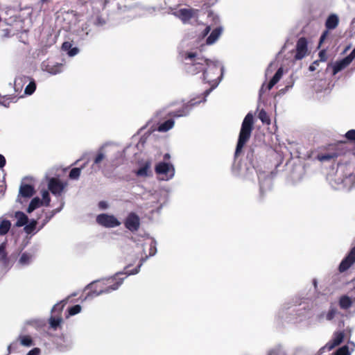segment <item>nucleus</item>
I'll return each instance as SVG.
<instances>
[{"mask_svg":"<svg viewBox=\"0 0 355 355\" xmlns=\"http://www.w3.org/2000/svg\"><path fill=\"white\" fill-rule=\"evenodd\" d=\"M63 205H64V203H61L60 206L59 207L52 210L50 212H46V213L45 218L43 220V223H42V225L41 226V228H42L54 216V215L55 214H57L58 212H59L61 210V209L62 208Z\"/></svg>","mask_w":355,"mask_h":355,"instance_id":"nucleus-25","label":"nucleus"},{"mask_svg":"<svg viewBox=\"0 0 355 355\" xmlns=\"http://www.w3.org/2000/svg\"><path fill=\"white\" fill-rule=\"evenodd\" d=\"M96 222L105 227H114L121 225V223L112 215L101 214L97 216Z\"/></svg>","mask_w":355,"mask_h":355,"instance_id":"nucleus-8","label":"nucleus"},{"mask_svg":"<svg viewBox=\"0 0 355 355\" xmlns=\"http://www.w3.org/2000/svg\"><path fill=\"white\" fill-rule=\"evenodd\" d=\"M104 157H105L104 154L101 151H99L94 160V164H100L101 162V161L104 159Z\"/></svg>","mask_w":355,"mask_h":355,"instance_id":"nucleus-43","label":"nucleus"},{"mask_svg":"<svg viewBox=\"0 0 355 355\" xmlns=\"http://www.w3.org/2000/svg\"><path fill=\"white\" fill-rule=\"evenodd\" d=\"M295 49V59L298 60L304 58L308 53V41L306 38L304 37L299 38Z\"/></svg>","mask_w":355,"mask_h":355,"instance_id":"nucleus-10","label":"nucleus"},{"mask_svg":"<svg viewBox=\"0 0 355 355\" xmlns=\"http://www.w3.org/2000/svg\"><path fill=\"white\" fill-rule=\"evenodd\" d=\"M283 75V68L280 67L277 69L273 77L271 78L268 85L266 86V89L268 90H270L281 79Z\"/></svg>","mask_w":355,"mask_h":355,"instance_id":"nucleus-20","label":"nucleus"},{"mask_svg":"<svg viewBox=\"0 0 355 355\" xmlns=\"http://www.w3.org/2000/svg\"><path fill=\"white\" fill-rule=\"evenodd\" d=\"M350 64L351 62L347 60L346 57L338 61H336L333 65V75L337 74L339 71L347 67Z\"/></svg>","mask_w":355,"mask_h":355,"instance_id":"nucleus-15","label":"nucleus"},{"mask_svg":"<svg viewBox=\"0 0 355 355\" xmlns=\"http://www.w3.org/2000/svg\"><path fill=\"white\" fill-rule=\"evenodd\" d=\"M259 119L263 123H266L269 125L270 123V119L267 114V112L264 110H261L258 115Z\"/></svg>","mask_w":355,"mask_h":355,"instance_id":"nucleus-32","label":"nucleus"},{"mask_svg":"<svg viewBox=\"0 0 355 355\" xmlns=\"http://www.w3.org/2000/svg\"><path fill=\"white\" fill-rule=\"evenodd\" d=\"M68 182L59 178L52 177L46 179V184L41 182L37 187V191L42 200H50L51 193L55 198L62 197L67 190Z\"/></svg>","mask_w":355,"mask_h":355,"instance_id":"nucleus-3","label":"nucleus"},{"mask_svg":"<svg viewBox=\"0 0 355 355\" xmlns=\"http://www.w3.org/2000/svg\"><path fill=\"white\" fill-rule=\"evenodd\" d=\"M174 124L175 121L173 119H168L158 125L157 130L160 132H166L173 128Z\"/></svg>","mask_w":355,"mask_h":355,"instance_id":"nucleus-23","label":"nucleus"},{"mask_svg":"<svg viewBox=\"0 0 355 355\" xmlns=\"http://www.w3.org/2000/svg\"><path fill=\"white\" fill-rule=\"evenodd\" d=\"M98 207L103 209H106L107 207L106 201H100L98 203Z\"/></svg>","mask_w":355,"mask_h":355,"instance_id":"nucleus-48","label":"nucleus"},{"mask_svg":"<svg viewBox=\"0 0 355 355\" xmlns=\"http://www.w3.org/2000/svg\"><path fill=\"white\" fill-rule=\"evenodd\" d=\"M338 311L335 307H330L326 315L327 320H331L332 319H334Z\"/></svg>","mask_w":355,"mask_h":355,"instance_id":"nucleus-40","label":"nucleus"},{"mask_svg":"<svg viewBox=\"0 0 355 355\" xmlns=\"http://www.w3.org/2000/svg\"><path fill=\"white\" fill-rule=\"evenodd\" d=\"M342 184L345 186H347L349 184H351L352 185L349 187H353L355 185V175L353 174H349L347 177L345 178L342 180Z\"/></svg>","mask_w":355,"mask_h":355,"instance_id":"nucleus-36","label":"nucleus"},{"mask_svg":"<svg viewBox=\"0 0 355 355\" xmlns=\"http://www.w3.org/2000/svg\"><path fill=\"white\" fill-rule=\"evenodd\" d=\"M62 321V319L60 317H58V318L51 317L49 320V323H50L51 327L53 329H56L58 328V327L60 326Z\"/></svg>","mask_w":355,"mask_h":355,"instance_id":"nucleus-33","label":"nucleus"},{"mask_svg":"<svg viewBox=\"0 0 355 355\" xmlns=\"http://www.w3.org/2000/svg\"><path fill=\"white\" fill-rule=\"evenodd\" d=\"M179 55L185 72L191 76L202 72L201 78L210 85V88L205 91L202 100L197 101L191 99L182 109L170 112L168 115L173 117L188 116L193 106L206 101V97L219 85L222 79V65L219 61L205 59L191 51H182Z\"/></svg>","mask_w":355,"mask_h":355,"instance_id":"nucleus-1","label":"nucleus"},{"mask_svg":"<svg viewBox=\"0 0 355 355\" xmlns=\"http://www.w3.org/2000/svg\"><path fill=\"white\" fill-rule=\"evenodd\" d=\"M339 18L336 14H331L325 21V28L328 30H334L338 26Z\"/></svg>","mask_w":355,"mask_h":355,"instance_id":"nucleus-16","label":"nucleus"},{"mask_svg":"<svg viewBox=\"0 0 355 355\" xmlns=\"http://www.w3.org/2000/svg\"><path fill=\"white\" fill-rule=\"evenodd\" d=\"M3 98V100L0 101V105L6 107H8L10 105V103L15 99V96H5Z\"/></svg>","mask_w":355,"mask_h":355,"instance_id":"nucleus-38","label":"nucleus"},{"mask_svg":"<svg viewBox=\"0 0 355 355\" xmlns=\"http://www.w3.org/2000/svg\"><path fill=\"white\" fill-rule=\"evenodd\" d=\"M139 168L135 171V173L137 177L146 178L152 175L153 172L151 170L152 162L147 159L139 163Z\"/></svg>","mask_w":355,"mask_h":355,"instance_id":"nucleus-11","label":"nucleus"},{"mask_svg":"<svg viewBox=\"0 0 355 355\" xmlns=\"http://www.w3.org/2000/svg\"><path fill=\"white\" fill-rule=\"evenodd\" d=\"M155 173L161 180L168 181L175 175V168L171 163L164 162H159L155 168Z\"/></svg>","mask_w":355,"mask_h":355,"instance_id":"nucleus-5","label":"nucleus"},{"mask_svg":"<svg viewBox=\"0 0 355 355\" xmlns=\"http://www.w3.org/2000/svg\"><path fill=\"white\" fill-rule=\"evenodd\" d=\"M36 225H37V221L35 220H31L29 224L25 225V227H24L25 232L28 234H31L35 230Z\"/></svg>","mask_w":355,"mask_h":355,"instance_id":"nucleus-34","label":"nucleus"},{"mask_svg":"<svg viewBox=\"0 0 355 355\" xmlns=\"http://www.w3.org/2000/svg\"><path fill=\"white\" fill-rule=\"evenodd\" d=\"M334 355H349V348L347 345H344L338 348Z\"/></svg>","mask_w":355,"mask_h":355,"instance_id":"nucleus-39","label":"nucleus"},{"mask_svg":"<svg viewBox=\"0 0 355 355\" xmlns=\"http://www.w3.org/2000/svg\"><path fill=\"white\" fill-rule=\"evenodd\" d=\"M81 173L80 168H73L71 170L69 177L71 180H78Z\"/></svg>","mask_w":355,"mask_h":355,"instance_id":"nucleus-35","label":"nucleus"},{"mask_svg":"<svg viewBox=\"0 0 355 355\" xmlns=\"http://www.w3.org/2000/svg\"><path fill=\"white\" fill-rule=\"evenodd\" d=\"M253 130L254 116L251 112H249L245 116L241 124L235 150V156L238 157L241 155L243 147L250 140Z\"/></svg>","mask_w":355,"mask_h":355,"instance_id":"nucleus-4","label":"nucleus"},{"mask_svg":"<svg viewBox=\"0 0 355 355\" xmlns=\"http://www.w3.org/2000/svg\"><path fill=\"white\" fill-rule=\"evenodd\" d=\"M3 196V193H2V190H0V198H1Z\"/></svg>","mask_w":355,"mask_h":355,"instance_id":"nucleus-56","label":"nucleus"},{"mask_svg":"<svg viewBox=\"0 0 355 355\" xmlns=\"http://www.w3.org/2000/svg\"><path fill=\"white\" fill-rule=\"evenodd\" d=\"M210 30H211L210 27H209V26H207V27L204 29V31L202 32V33H201V36H202V37H207V35L209 33Z\"/></svg>","mask_w":355,"mask_h":355,"instance_id":"nucleus-46","label":"nucleus"},{"mask_svg":"<svg viewBox=\"0 0 355 355\" xmlns=\"http://www.w3.org/2000/svg\"><path fill=\"white\" fill-rule=\"evenodd\" d=\"M155 252H156V248H155V245L151 244L150 248V253H149V254L150 256H153V255L155 254Z\"/></svg>","mask_w":355,"mask_h":355,"instance_id":"nucleus-51","label":"nucleus"},{"mask_svg":"<svg viewBox=\"0 0 355 355\" xmlns=\"http://www.w3.org/2000/svg\"><path fill=\"white\" fill-rule=\"evenodd\" d=\"M345 137L347 141L355 144V130L352 129L347 131L345 135Z\"/></svg>","mask_w":355,"mask_h":355,"instance_id":"nucleus-37","label":"nucleus"},{"mask_svg":"<svg viewBox=\"0 0 355 355\" xmlns=\"http://www.w3.org/2000/svg\"><path fill=\"white\" fill-rule=\"evenodd\" d=\"M63 305H61L60 304H57L53 307L52 311H55L57 309H59V311H61Z\"/></svg>","mask_w":355,"mask_h":355,"instance_id":"nucleus-49","label":"nucleus"},{"mask_svg":"<svg viewBox=\"0 0 355 355\" xmlns=\"http://www.w3.org/2000/svg\"><path fill=\"white\" fill-rule=\"evenodd\" d=\"M81 311V306L78 304L74 305L69 309V313L71 315H74Z\"/></svg>","mask_w":355,"mask_h":355,"instance_id":"nucleus-41","label":"nucleus"},{"mask_svg":"<svg viewBox=\"0 0 355 355\" xmlns=\"http://www.w3.org/2000/svg\"><path fill=\"white\" fill-rule=\"evenodd\" d=\"M11 227V223L8 220H3L0 223V235H6Z\"/></svg>","mask_w":355,"mask_h":355,"instance_id":"nucleus-28","label":"nucleus"},{"mask_svg":"<svg viewBox=\"0 0 355 355\" xmlns=\"http://www.w3.org/2000/svg\"><path fill=\"white\" fill-rule=\"evenodd\" d=\"M355 262V246L352 248L348 254L342 260L339 265L338 270L340 272L348 270Z\"/></svg>","mask_w":355,"mask_h":355,"instance_id":"nucleus-12","label":"nucleus"},{"mask_svg":"<svg viewBox=\"0 0 355 355\" xmlns=\"http://www.w3.org/2000/svg\"><path fill=\"white\" fill-rule=\"evenodd\" d=\"M34 180L33 177H24L21 181L19 189V196L24 198H30L35 193L34 185L31 182Z\"/></svg>","mask_w":355,"mask_h":355,"instance_id":"nucleus-6","label":"nucleus"},{"mask_svg":"<svg viewBox=\"0 0 355 355\" xmlns=\"http://www.w3.org/2000/svg\"><path fill=\"white\" fill-rule=\"evenodd\" d=\"M263 88H264V84L262 85V87H261L260 90H259V95L261 96L262 94L264 92L263 91Z\"/></svg>","mask_w":355,"mask_h":355,"instance_id":"nucleus-52","label":"nucleus"},{"mask_svg":"<svg viewBox=\"0 0 355 355\" xmlns=\"http://www.w3.org/2000/svg\"><path fill=\"white\" fill-rule=\"evenodd\" d=\"M221 28H217L213 30V31L210 33V35L206 39V44L208 45H211L216 42V41L218 39L220 35Z\"/></svg>","mask_w":355,"mask_h":355,"instance_id":"nucleus-22","label":"nucleus"},{"mask_svg":"<svg viewBox=\"0 0 355 355\" xmlns=\"http://www.w3.org/2000/svg\"><path fill=\"white\" fill-rule=\"evenodd\" d=\"M338 304L340 309L347 310L352 306L353 302L349 296L345 295L340 297Z\"/></svg>","mask_w":355,"mask_h":355,"instance_id":"nucleus-21","label":"nucleus"},{"mask_svg":"<svg viewBox=\"0 0 355 355\" xmlns=\"http://www.w3.org/2000/svg\"><path fill=\"white\" fill-rule=\"evenodd\" d=\"M338 157V153L336 152L319 153L317 155V159L320 162L329 161Z\"/></svg>","mask_w":355,"mask_h":355,"instance_id":"nucleus-26","label":"nucleus"},{"mask_svg":"<svg viewBox=\"0 0 355 355\" xmlns=\"http://www.w3.org/2000/svg\"><path fill=\"white\" fill-rule=\"evenodd\" d=\"M259 155V152L257 149L250 146L247 153V158L252 162Z\"/></svg>","mask_w":355,"mask_h":355,"instance_id":"nucleus-29","label":"nucleus"},{"mask_svg":"<svg viewBox=\"0 0 355 355\" xmlns=\"http://www.w3.org/2000/svg\"><path fill=\"white\" fill-rule=\"evenodd\" d=\"M141 265L135 268L132 272H125V273L119 272L116 275V277L107 278L105 279L98 280L92 282L89 285L90 292L88 295L91 297L97 296L103 293H108L118 289L122 284L125 277H119L121 275H135L139 272Z\"/></svg>","mask_w":355,"mask_h":355,"instance_id":"nucleus-2","label":"nucleus"},{"mask_svg":"<svg viewBox=\"0 0 355 355\" xmlns=\"http://www.w3.org/2000/svg\"><path fill=\"white\" fill-rule=\"evenodd\" d=\"M169 157H170V155L168 154H166L164 155V159H168V158H169Z\"/></svg>","mask_w":355,"mask_h":355,"instance_id":"nucleus-54","label":"nucleus"},{"mask_svg":"<svg viewBox=\"0 0 355 355\" xmlns=\"http://www.w3.org/2000/svg\"><path fill=\"white\" fill-rule=\"evenodd\" d=\"M32 200H41L38 196L33 198Z\"/></svg>","mask_w":355,"mask_h":355,"instance_id":"nucleus-55","label":"nucleus"},{"mask_svg":"<svg viewBox=\"0 0 355 355\" xmlns=\"http://www.w3.org/2000/svg\"><path fill=\"white\" fill-rule=\"evenodd\" d=\"M15 217L17 219L16 227H22L27 224L28 221V216L22 211H18L15 213Z\"/></svg>","mask_w":355,"mask_h":355,"instance_id":"nucleus-19","label":"nucleus"},{"mask_svg":"<svg viewBox=\"0 0 355 355\" xmlns=\"http://www.w3.org/2000/svg\"><path fill=\"white\" fill-rule=\"evenodd\" d=\"M23 78H24V79H28L29 78H28V77H26V76H24Z\"/></svg>","mask_w":355,"mask_h":355,"instance_id":"nucleus-58","label":"nucleus"},{"mask_svg":"<svg viewBox=\"0 0 355 355\" xmlns=\"http://www.w3.org/2000/svg\"><path fill=\"white\" fill-rule=\"evenodd\" d=\"M0 262L4 265H7L9 262L8 254L6 250V243H2L0 245Z\"/></svg>","mask_w":355,"mask_h":355,"instance_id":"nucleus-27","label":"nucleus"},{"mask_svg":"<svg viewBox=\"0 0 355 355\" xmlns=\"http://www.w3.org/2000/svg\"><path fill=\"white\" fill-rule=\"evenodd\" d=\"M6 164V159L5 157L0 154V168H2Z\"/></svg>","mask_w":355,"mask_h":355,"instance_id":"nucleus-47","label":"nucleus"},{"mask_svg":"<svg viewBox=\"0 0 355 355\" xmlns=\"http://www.w3.org/2000/svg\"><path fill=\"white\" fill-rule=\"evenodd\" d=\"M40 353V349L37 347L33 348L31 351L28 352L26 355H39Z\"/></svg>","mask_w":355,"mask_h":355,"instance_id":"nucleus-44","label":"nucleus"},{"mask_svg":"<svg viewBox=\"0 0 355 355\" xmlns=\"http://www.w3.org/2000/svg\"><path fill=\"white\" fill-rule=\"evenodd\" d=\"M36 89V83L34 80H31L29 84L26 87L24 93L26 95L33 94Z\"/></svg>","mask_w":355,"mask_h":355,"instance_id":"nucleus-31","label":"nucleus"},{"mask_svg":"<svg viewBox=\"0 0 355 355\" xmlns=\"http://www.w3.org/2000/svg\"><path fill=\"white\" fill-rule=\"evenodd\" d=\"M22 78H20V80H21ZM19 80V78H16L15 80V84H17V81Z\"/></svg>","mask_w":355,"mask_h":355,"instance_id":"nucleus-57","label":"nucleus"},{"mask_svg":"<svg viewBox=\"0 0 355 355\" xmlns=\"http://www.w3.org/2000/svg\"><path fill=\"white\" fill-rule=\"evenodd\" d=\"M279 349H274L270 351L268 355H279Z\"/></svg>","mask_w":355,"mask_h":355,"instance_id":"nucleus-50","label":"nucleus"},{"mask_svg":"<svg viewBox=\"0 0 355 355\" xmlns=\"http://www.w3.org/2000/svg\"><path fill=\"white\" fill-rule=\"evenodd\" d=\"M62 49L66 51L70 57L75 56L79 53V49L76 46L73 47L72 44L69 42H64L62 45Z\"/></svg>","mask_w":355,"mask_h":355,"instance_id":"nucleus-18","label":"nucleus"},{"mask_svg":"<svg viewBox=\"0 0 355 355\" xmlns=\"http://www.w3.org/2000/svg\"><path fill=\"white\" fill-rule=\"evenodd\" d=\"M51 201H31V203L27 208V212L31 213L37 208H39L42 206H50Z\"/></svg>","mask_w":355,"mask_h":355,"instance_id":"nucleus-24","label":"nucleus"},{"mask_svg":"<svg viewBox=\"0 0 355 355\" xmlns=\"http://www.w3.org/2000/svg\"><path fill=\"white\" fill-rule=\"evenodd\" d=\"M198 10L194 8H181L172 12L177 18L180 19L184 24H189L190 20L197 17Z\"/></svg>","mask_w":355,"mask_h":355,"instance_id":"nucleus-7","label":"nucleus"},{"mask_svg":"<svg viewBox=\"0 0 355 355\" xmlns=\"http://www.w3.org/2000/svg\"><path fill=\"white\" fill-rule=\"evenodd\" d=\"M32 257L33 256L31 254L24 252L19 260V263L21 265H28L31 263Z\"/></svg>","mask_w":355,"mask_h":355,"instance_id":"nucleus-30","label":"nucleus"},{"mask_svg":"<svg viewBox=\"0 0 355 355\" xmlns=\"http://www.w3.org/2000/svg\"><path fill=\"white\" fill-rule=\"evenodd\" d=\"M309 70H310V71H314V70H315V67H314L313 66L311 65V66L309 67Z\"/></svg>","mask_w":355,"mask_h":355,"instance_id":"nucleus-53","label":"nucleus"},{"mask_svg":"<svg viewBox=\"0 0 355 355\" xmlns=\"http://www.w3.org/2000/svg\"><path fill=\"white\" fill-rule=\"evenodd\" d=\"M19 342L20 345L25 347H31L33 345V340L32 338L28 335L19 336L15 343H13L9 346V349L17 345Z\"/></svg>","mask_w":355,"mask_h":355,"instance_id":"nucleus-17","label":"nucleus"},{"mask_svg":"<svg viewBox=\"0 0 355 355\" xmlns=\"http://www.w3.org/2000/svg\"><path fill=\"white\" fill-rule=\"evenodd\" d=\"M63 64L60 63H50L44 61L41 64V69L44 71H46L51 75H56L62 71Z\"/></svg>","mask_w":355,"mask_h":355,"instance_id":"nucleus-13","label":"nucleus"},{"mask_svg":"<svg viewBox=\"0 0 355 355\" xmlns=\"http://www.w3.org/2000/svg\"><path fill=\"white\" fill-rule=\"evenodd\" d=\"M329 31L330 30H328V29L326 28V30H324L323 31V33H322V35L320 36V44H321L322 43L324 42V41L329 36V35H330Z\"/></svg>","mask_w":355,"mask_h":355,"instance_id":"nucleus-42","label":"nucleus"},{"mask_svg":"<svg viewBox=\"0 0 355 355\" xmlns=\"http://www.w3.org/2000/svg\"><path fill=\"white\" fill-rule=\"evenodd\" d=\"M125 228L132 232L139 230L140 227V218L135 212H130L124 220Z\"/></svg>","mask_w":355,"mask_h":355,"instance_id":"nucleus-9","label":"nucleus"},{"mask_svg":"<svg viewBox=\"0 0 355 355\" xmlns=\"http://www.w3.org/2000/svg\"><path fill=\"white\" fill-rule=\"evenodd\" d=\"M346 58L350 62H352L355 59V48L347 56H346Z\"/></svg>","mask_w":355,"mask_h":355,"instance_id":"nucleus-45","label":"nucleus"},{"mask_svg":"<svg viewBox=\"0 0 355 355\" xmlns=\"http://www.w3.org/2000/svg\"><path fill=\"white\" fill-rule=\"evenodd\" d=\"M344 336L345 335L343 332H336L334 335V338L327 343L325 347L328 349V350H331L343 342Z\"/></svg>","mask_w":355,"mask_h":355,"instance_id":"nucleus-14","label":"nucleus"}]
</instances>
